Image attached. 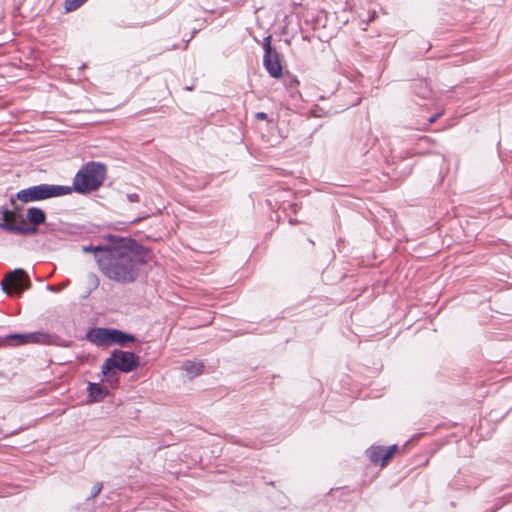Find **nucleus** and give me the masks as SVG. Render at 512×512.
I'll return each mask as SVG.
<instances>
[{
  "label": "nucleus",
  "mask_w": 512,
  "mask_h": 512,
  "mask_svg": "<svg viewBox=\"0 0 512 512\" xmlns=\"http://www.w3.org/2000/svg\"><path fill=\"white\" fill-rule=\"evenodd\" d=\"M98 252L97 266L102 275L123 285L134 283L139 278L150 255L145 248L124 242Z\"/></svg>",
  "instance_id": "f257e3e1"
},
{
  "label": "nucleus",
  "mask_w": 512,
  "mask_h": 512,
  "mask_svg": "<svg viewBox=\"0 0 512 512\" xmlns=\"http://www.w3.org/2000/svg\"><path fill=\"white\" fill-rule=\"evenodd\" d=\"M106 177V167L104 164L89 162L84 165L73 179L72 191L86 194L97 190Z\"/></svg>",
  "instance_id": "f03ea898"
},
{
  "label": "nucleus",
  "mask_w": 512,
  "mask_h": 512,
  "mask_svg": "<svg viewBox=\"0 0 512 512\" xmlns=\"http://www.w3.org/2000/svg\"><path fill=\"white\" fill-rule=\"evenodd\" d=\"M139 366V357L132 352L115 350L110 357H108L103 366L102 374L110 383H117L115 369L128 373L135 370Z\"/></svg>",
  "instance_id": "7ed1b4c3"
},
{
  "label": "nucleus",
  "mask_w": 512,
  "mask_h": 512,
  "mask_svg": "<svg viewBox=\"0 0 512 512\" xmlns=\"http://www.w3.org/2000/svg\"><path fill=\"white\" fill-rule=\"evenodd\" d=\"M71 192L70 186L40 184L20 190L16 197L21 202L28 203L68 195Z\"/></svg>",
  "instance_id": "20e7f679"
},
{
  "label": "nucleus",
  "mask_w": 512,
  "mask_h": 512,
  "mask_svg": "<svg viewBox=\"0 0 512 512\" xmlns=\"http://www.w3.org/2000/svg\"><path fill=\"white\" fill-rule=\"evenodd\" d=\"M87 339L96 345L110 346L120 345L124 346L128 342H134L135 337L117 329L109 328H93L88 331Z\"/></svg>",
  "instance_id": "39448f33"
},
{
  "label": "nucleus",
  "mask_w": 512,
  "mask_h": 512,
  "mask_svg": "<svg viewBox=\"0 0 512 512\" xmlns=\"http://www.w3.org/2000/svg\"><path fill=\"white\" fill-rule=\"evenodd\" d=\"M3 220L4 222L0 224V227L10 232L19 235H35L38 232L37 228L29 227L21 214L14 211H4Z\"/></svg>",
  "instance_id": "423d86ee"
},
{
  "label": "nucleus",
  "mask_w": 512,
  "mask_h": 512,
  "mask_svg": "<svg viewBox=\"0 0 512 512\" xmlns=\"http://www.w3.org/2000/svg\"><path fill=\"white\" fill-rule=\"evenodd\" d=\"M30 285V280L28 279L26 272L20 268L8 273L2 281V289L9 295L15 291L16 294L20 296L24 290H27L30 287Z\"/></svg>",
  "instance_id": "0eeeda50"
},
{
  "label": "nucleus",
  "mask_w": 512,
  "mask_h": 512,
  "mask_svg": "<svg viewBox=\"0 0 512 512\" xmlns=\"http://www.w3.org/2000/svg\"><path fill=\"white\" fill-rule=\"evenodd\" d=\"M264 66L271 77L279 78L282 75V65L278 53L271 47V35L264 39Z\"/></svg>",
  "instance_id": "6e6552de"
},
{
  "label": "nucleus",
  "mask_w": 512,
  "mask_h": 512,
  "mask_svg": "<svg viewBox=\"0 0 512 512\" xmlns=\"http://www.w3.org/2000/svg\"><path fill=\"white\" fill-rule=\"evenodd\" d=\"M398 451L399 447L396 444L388 447L374 445L367 450V455L370 462L385 467Z\"/></svg>",
  "instance_id": "1a4fd4ad"
},
{
  "label": "nucleus",
  "mask_w": 512,
  "mask_h": 512,
  "mask_svg": "<svg viewBox=\"0 0 512 512\" xmlns=\"http://www.w3.org/2000/svg\"><path fill=\"white\" fill-rule=\"evenodd\" d=\"M7 339L15 341V345H24L29 343H46L48 335L41 332L27 334H11L7 336Z\"/></svg>",
  "instance_id": "9d476101"
},
{
  "label": "nucleus",
  "mask_w": 512,
  "mask_h": 512,
  "mask_svg": "<svg viewBox=\"0 0 512 512\" xmlns=\"http://www.w3.org/2000/svg\"><path fill=\"white\" fill-rule=\"evenodd\" d=\"M27 220L29 222V227H34L38 229V226L45 223L46 214L45 212L38 207H30L27 209L26 213Z\"/></svg>",
  "instance_id": "9b49d317"
},
{
  "label": "nucleus",
  "mask_w": 512,
  "mask_h": 512,
  "mask_svg": "<svg viewBox=\"0 0 512 512\" xmlns=\"http://www.w3.org/2000/svg\"><path fill=\"white\" fill-rule=\"evenodd\" d=\"M89 398L91 401L97 402L108 395V390L99 383H89Z\"/></svg>",
  "instance_id": "f8f14e48"
},
{
  "label": "nucleus",
  "mask_w": 512,
  "mask_h": 512,
  "mask_svg": "<svg viewBox=\"0 0 512 512\" xmlns=\"http://www.w3.org/2000/svg\"><path fill=\"white\" fill-rule=\"evenodd\" d=\"M204 365L200 361H186L183 364V369L190 377H196L203 372Z\"/></svg>",
  "instance_id": "ddd939ff"
},
{
  "label": "nucleus",
  "mask_w": 512,
  "mask_h": 512,
  "mask_svg": "<svg viewBox=\"0 0 512 512\" xmlns=\"http://www.w3.org/2000/svg\"><path fill=\"white\" fill-rule=\"evenodd\" d=\"M87 0H65L64 7L67 12L74 11L81 7Z\"/></svg>",
  "instance_id": "4468645a"
},
{
  "label": "nucleus",
  "mask_w": 512,
  "mask_h": 512,
  "mask_svg": "<svg viewBox=\"0 0 512 512\" xmlns=\"http://www.w3.org/2000/svg\"><path fill=\"white\" fill-rule=\"evenodd\" d=\"M110 248V245L109 246H92V245H89V246H83L82 247V251L85 252V253H90L92 252L94 254V257H95V261L97 262V255H98V250H108Z\"/></svg>",
  "instance_id": "2eb2a0df"
},
{
  "label": "nucleus",
  "mask_w": 512,
  "mask_h": 512,
  "mask_svg": "<svg viewBox=\"0 0 512 512\" xmlns=\"http://www.w3.org/2000/svg\"><path fill=\"white\" fill-rule=\"evenodd\" d=\"M127 199H128L130 202H139V200H140L139 195H138V194H136V193L128 194V195H127Z\"/></svg>",
  "instance_id": "dca6fc26"
},
{
  "label": "nucleus",
  "mask_w": 512,
  "mask_h": 512,
  "mask_svg": "<svg viewBox=\"0 0 512 512\" xmlns=\"http://www.w3.org/2000/svg\"><path fill=\"white\" fill-rule=\"evenodd\" d=\"M256 118H257L258 120H265V119L267 118V114H266V113H264V112H258V113L256 114Z\"/></svg>",
  "instance_id": "f3484780"
},
{
  "label": "nucleus",
  "mask_w": 512,
  "mask_h": 512,
  "mask_svg": "<svg viewBox=\"0 0 512 512\" xmlns=\"http://www.w3.org/2000/svg\"><path fill=\"white\" fill-rule=\"evenodd\" d=\"M101 489H102V485H101V484H99V485L97 486V488H95V492L93 493V496H96V495L100 492V490H101Z\"/></svg>",
  "instance_id": "a211bd4d"
},
{
  "label": "nucleus",
  "mask_w": 512,
  "mask_h": 512,
  "mask_svg": "<svg viewBox=\"0 0 512 512\" xmlns=\"http://www.w3.org/2000/svg\"><path fill=\"white\" fill-rule=\"evenodd\" d=\"M15 222H16V224H19L20 223V218H16Z\"/></svg>",
  "instance_id": "6ab92c4d"
},
{
  "label": "nucleus",
  "mask_w": 512,
  "mask_h": 512,
  "mask_svg": "<svg viewBox=\"0 0 512 512\" xmlns=\"http://www.w3.org/2000/svg\"><path fill=\"white\" fill-rule=\"evenodd\" d=\"M435 120H436V117H432L430 121L434 122Z\"/></svg>",
  "instance_id": "aec40b11"
}]
</instances>
